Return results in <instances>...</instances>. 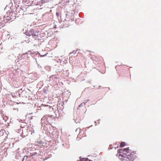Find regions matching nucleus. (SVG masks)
<instances>
[{
	"mask_svg": "<svg viewBox=\"0 0 161 161\" xmlns=\"http://www.w3.org/2000/svg\"><path fill=\"white\" fill-rule=\"evenodd\" d=\"M32 36L35 39H36L38 37V34L37 32H36L32 34Z\"/></svg>",
	"mask_w": 161,
	"mask_h": 161,
	"instance_id": "3",
	"label": "nucleus"
},
{
	"mask_svg": "<svg viewBox=\"0 0 161 161\" xmlns=\"http://www.w3.org/2000/svg\"><path fill=\"white\" fill-rule=\"evenodd\" d=\"M24 158H23V159L22 161H24Z\"/></svg>",
	"mask_w": 161,
	"mask_h": 161,
	"instance_id": "7",
	"label": "nucleus"
},
{
	"mask_svg": "<svg viewBox=\"0 0 161 161\" xmlns=\"http://www.w3.org/2000/svg\"><path fill=\"white\" fill-rule=\"evenodd\" d=\"M78 130V129H77L76 130V131L77 130Z\"/></svg>",
	"mask_w": 161,
	"mask_h": 161,
	"instance_id": "9",
	"label": "nucleus"
},
{
	"mask_svg": "<svg viewBox=\"0 0 161 161\" xmlns=\"http://www.w3.org/2000/svg\"><path fill=\"white\" fill-rule=\"evenodd\" d=\"M60 14L59 13H58V12L56 13V15H57V16H59L60 15Z\"/></svg>",
	"mask_w": 161,
	"mask_h": 161,
	"instance_id": "5",
	"label": "nucleus"
},
{
	"mask_svg": "<svg viewBox=\"0 0 161 161\" xmlns=\"http://www.w3.org/2000/svg\"><path fill=\"white\" fill-rule=\"evenodd\" d=\"M54 28H56V26L54 27Z\"/></svg>",
	"mask_w": 161,
	"mask_h": 161,
	"instance_id": "8",
	"label": "nucleus"
},
{
	"mask_svg": "<svg viewBox=\"0 0 161 161\" xmlns=\"http://www.w3.org/2000/svg\"><path fill=\"white\" fill-rule=\"evenodd\" d=\"M27 35V36H31V35H30L29 34H28Z\"/></svg>",
	"mask_w": 161,
	"mask_h": 161,
	"instance_id": "6",
	"label": "nucleus"
},
{
	"mask_svg": "<svg viewBox=\"0 0 161 161\" xmlns=\"http://www.w3.org/2000/svg\"><path fill=\"white\" fill-rule=\"evenodd\" d=\"M125 143L124 142H121L120 145V147H123L125 146Z\"/></svg>",
	"mask_w": 161,
	"mask_h": 161,
	"instance_id": "4",
	"label": "nucleus"
},
{
	"mask_svg": "<svg viewBox=\"0 0 161 161\" xmlns=\"http://www.w3.org/2000/svg\"><path fill=\"white\" fill-rule=\"evenodd\" d=\"M133 154L132 155L130 156V157H121V158L122 161H133L134 159H135L136 157V153L133 152Z\"/></svg>",
	"mask_w": 161,
	"mask_h": 161,
	"instance_id": "2",
	"label": "nucleus"
},
{
	"mask_svg": "<svg viewBox=\"0 0 161 161\" xmlns=\"http://www.w3.org/2000/svg\"><path fill=\"white\" fill-rule=\"evenodd\" d=\"M131 150L129 149V147H128L124 149H120L119 153H122V154H120L121 157H129L132 155L133 152H131Z\"/></svg>",
	"mask_w": 161,
	"mask_h": 161,
	"instance_id": "1",
	"label": "nucleus"
}]
</instances>
